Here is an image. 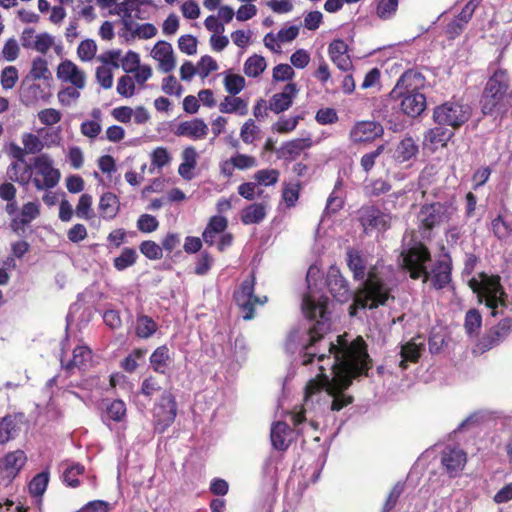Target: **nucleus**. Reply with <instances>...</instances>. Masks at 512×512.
<instances>
[{"label":"nucleus","mask_w":512,"mask_h":512,"mask_svg":"<svg viewBox=\"0 0 512 512\" xmlns=\"http://www.w3.org/2000/svg\"><path fill=\"white\" fill-rule=\"evenodd\" d=\"M359 220L366 233L385 231L390 227L391 215L374 206H366L360 209Z\"/></svg>","instance_id":"12"},{"label":"nucleus","mask_w":512,"mask_h":512,"mask_svg":"<svg viewBox=\"0 0 512 512\" xmlns=\"http://www.w3.org/2000/svg\"><path fill=\"white\" fill-rule=\"evenodd\" d=\"M49 482V473L41 472L35 475L30 481L28 488L32 496L41 497L47 489Z\"/></svg>","instance_id":"43"},{"label":"nucleus","mask_w":512,"mask_h":512,"mask_svg":"<svg viewBox=\"0 0 512 512\" xmlns=\"http://www.w3.org/2000/svg\"><path fill=\"white\" fill-rule=\"evenodd\" d=\"M347 263L350 270L353 272L354 278L357 280H364L366 276V267L364 260L356 250H349L347 252Z\"/></svg>","instance_id":"39"},{"label":"nucleus","mask_w":512,"mask_h":512,"mask_svg":"<svg viewBox=\"0 0 512 512\" xmlns=\"http://www.w3.org/2000/svg\"><path fill=\"white\" fill-rule=\"evenodd\" d=\"M511 331L512 318H504L480 340L478 343L479 349L486 351L499 345L508 337Z\"/></svg>","instance_id":"16"},{"label":"nucleus","mask_w":512,"mask_h":512,"mask_svg":"<svg viewBox=\"0 0 512 512\" xmlns=\"http://www.w3.org/2000/svg\"><path fill=\"white\" fill-rule=\"evenodd\" d=\"M47 61L42 57H36L32 62L30 76L37 79H47L50 76Z\"/></svg>","instance_id":"55"},{"label":"nucleus","mask_w":512,"mask_h":512,"mask_svg":"<svg viewBox=\"0 0 512 512\" xmlns=\"http://www.w3.org/2000/svg\"><path fill=\"white\" fill-rule=\"evenodd\" d=\"M21 142L23 147L19 146L16 142H9L4 146V152L10 158H17L23 160L27 155L39 154L45 147L44 142L40 137L31 132H24L21 135Z\"/></svg>","instance_id":"10"},{"label":"nucleus","mask_w":512,"mask_h":512,"mask_svg":"<svg viewBox=\"0 0 512 512\" xmlns=\"http://www.w3.org/2000/svg\"><path fill=\"white\" fill-rule=\"evenodd\" d=\"M266 60L264 57L254 54L244 63V73L248 77H258L266 69Z\"/></svg>","instance_id":"40"},{"label":"nucleus","mask_w":512,"mask_h":512,"mask_svg":"<svg viewBox=\"0 0 512 512\" xmlns=\"http://www.w3.org/2000/svg\"><path fill=\"white\" fill-rule=\"evenodd\" d=\"M16 434L15 420L11 416L0 419V445L14 438Z\"/></svg>","instance_id":"49"},{"label":"nucleus","mask_w":512,"mask_h":512,"mask_svg":"<svg viewBox=\"0 0 512 512\" xmlns=\"http://www.w3.org/2000/svg\"><path fill=\"white\" fill-rule=\"evenodd\" d=\"M140 252L150 260H159L163 257L162 247L151 240L143 241L139 246Z\"/></svg>","instance_id":"54"},{"label":"nucleus","mask_w":512,"mask_h":512,"mask_svg":"<svg viewBox=\"0 0 512 512\" xmlns=\"http://www.w3.org/2000/svg\"><path fill=\"white\" fill-rule=\"evenodd\" d=\"M254 285L255 278L251 274L243 280L239 288L234 292L235 302L239 306L244 320H251L254 317L255 305L263 304L267 300L264 297V301H261L259 297L254 295Z\"/></svg>","instance_id":"9"},{"label":"nucleus","mask_w":512,"mask_h":512,"mask_svg":"<svg viewBox=\"0 0 512 512\" xmlns=\"http://www.w3.org/2000/svg\"><path fill=\"white\" fill-rule=\"evenodd\" d=\"M158 329L157 323L149 316L139 314L135 324V334L142 339L150 338Z\"/></svg>","instance_id":"37"},{"label":"nucleus","mask_w":512,"mask_h":512,"mask_svg":"<svg viewBox=\"0 0 512 512\" xmlns=\"http://www.w3.org/2000/svg\"><path fill=\"white\" fill-rule=\"evenodd\" d=\"M228 226V220L224 216L215 215L209 219L203 233V241L212 246L215 244L217 237L225 232Z\"/></svg>","instance_id":"28"},{"label":"nucleus","mask_w":512,"mask_h":512,"mask_svg":"<svg viewBox=\"0 0 512 512\" xmlns=\"http://www.w3.org/2000/svg\"><path fill=\"white\" fill-rule=\"evenodd\" d=\"M300 119H302L301 116L281 117L273 124L272 128L280 134L290 133L296 129Z\"/></svg>","instance_id":"53"},{"label":"nucleus","mask_w":512,"mask_h":512,"mask_svg":"<svg viewBox=\"0 0 512 512\" xmlns=\"http://www.w3.org/2000/svg\"><path fill=\"white\" fill-rule=\"evenodd\" d=\"M456 213L457 207L453 199L421 206L417 221L422 236L429 237L434 228L450 222Z\"/></svg>","instance_id":"5"},{"label":"nucleus","mask_w":512,"mask_h":512,"mask_svg":"<svg viewBox=\"0 0 512 512\" xmlns=\"http://www.w3.org/2000/svg\"><path fill=\"white\" fill-rule=\"evenodd\" d=\"M466 453L458 448L447 446L441 455V463L450 477L457 476L465 467Z\"/></svg>","instance_id":"17"},{"label":"nucleus","mask_w":512,"mask_h":512,"mask_svg":"<svg viewBox=\"0 0 512 512\" xmlns=\"http://www.w3.org/2000/svg\"><path fill=\"white\" fill-rule=\"evenodd\" d=\"M106 418L115 422H122L126 418V405L122 400L112 401L106 408Z\"/></svg>","instance_id":"48"},{"label":"nucleus","mask_w":512,"mask_h":512,"mask_svg":"<svg viewBox=\"0 0 512 512\" xmlns=\"http://www.w3.org/2000/svg\"><path fill=\"white\" fill-rule=\"evenodd\" d=\"M96 52L97 44L93 39L83 40L77 48V55L84 62L91 61L95 57Z\"/></svg>","instance_id":"52"},{"label":"nucleus","mask_w":512,"mask_h":512,"mask_svg":"<svg viewBox=\"0 0 512 512\" xmlns=\"http://www.w3.org/2000/svg\"><path fill=\"white\" fill-rule=\"evenodd\" d=\"M84 472V467L80 464H72L68 466L63 472V481L70 487H77L79 485L78 475Z\"/></svg>","instance_id":"60"},{"label":"nucleus","mask_w":512,"mask_h":512,"mask_svg":"<svg viewBox=\"0 0 512 512\" xmlns=\"http://www.w3.org/2000/svg\"><path fill=\"white\" fill-rule=\"evenodd\" d=\"M424 347V342H416V339H413L402 345L400 351L401 360L399 362V366L402 369H406L407 362H417L422 351H424Z\"/></svg>","instance_id":"32"},{"label":"nucleus","mask_w":512,"mask_h":512,"mask_svg":"<svg viewBox=\"0 0 512 512\" xmlns=\"http://www.w3.org/2000/svg\"><path fill=\"white\" fill-rule=\"evenodd\" d=\"M472 109L461 101L450 100L433 109V120L441 126L459 128L471 117Z\"/></svg>","instance_id":"7"},{"label":"nucleus","mask_w":512,"mask_h":512,"mask_svg":"<svg viewBox=\"0 0 512 512\" xmlns=\"http://www.w3.org/2000/svg\"><path fill=\"white\" fill-rule=\"evenodd\" d=\"M326 283L330 293L338 302H347L352 297L348 283L337 267L329 268Z\"/></svg>","instance_id":"18"},{"label":"nucleus","mask_w":512,"mask_h":512,"mask_svg":"<svg viewBox=\"0 0 512 512\" xmlns=\"http://www.w3.org/2000/svg\"><path fill=\"white\" fill-rule=\"evenodd\" d=\"M279 176L280 172L277 169L271 168L258 170L253 178L257 186H272L278 182Z\"/></svg>","instance_id":"45"},{"label":"nucleus","mask_w":512,"mask_h":512,"mask_svg":"<svg viewBox=\"0 0 512 512\" xmlns=\"http://www.w3.org/2000/svg\"><path fill=\"white\" fill-rule=\"evenodd\" d=\"M398 8V0H379L376 14L382 20L391 19Z\"/></svg>","instance_id":"50"},{"label":"nucleus","mask_w":512,"mask_h":512,"mask_svg":"<svg viewBox=\"0 0 512 512\" xmlns=\"http://www.w3.org/2000/svg\"><path fill=\"white\" fill-rule=\"evenodd\" d=\"M245 79L239 74L227 73L224 77L225 90L230 95L239 94L245 87Z\"/></svg>","instance_id":"46"},{"label":"nucleus","mask_w":512,"mask_h":512,"mask_svg":"<svg viewBox=\"0 0 512 512\" xmlns=\"http://www.w3.org/2000/svg\"><path fill=\"white\" fill-rule=\"evenodd\" d=\"M176 418V402L173 395L165 392L160 402L154 408V426L155 430L163 433Z\"/></svg>","instance_id":"11"},{"label":"nucleus","mask_w":512,"mask_h":512,"mask_svg":"<svg viewBox=\"0 0 512 512\" xmlns=\"http://www.w3.org/2000/svg\"><path fill=\"white\" fill-rule=\"evenodd\" d=\"M209 132L208 125L201 118L182 121L177 125L175 134L177 136L187 137L192 140L204 139Z\"/></svg>","instance_id":"20"},{"label":"nucleus","mask_w":512,"mask_h":512,"mask_svg":"<svg viewBox=\"0 0 512 512\" xmlns=\"http://www.w3.org/2000/svg\"><path fill=\"white\" fill-rule=\"evenodd\" d=\"M40 215V203L38 201H30L22 205L18 214L11 219V229L17 235H22L26 227Z\"/></svg>","instance_id":"14"},{"label":"nucleus","mask_w":512,"mask_h":512,"mask_svg":"<svg viewBox=\"0 0 512 512\" xmlns=\"http://www.w3.org/2000/svg\"><path fill=\"white\" fill-rule=\"evenodd\" d=\"M311 145L312 140L310 137L292 139L281 145L277 150V156L280 159L293 161L299 157L304 150L310 148Z\"/></svg>","instance_id":"22"},{"label":"nucleus","mask_w":512,"mask_h":512,"mask_svg":"<svg viewBox=\"0 0 512 512\" xmlns=\"http://www.w3.org/2000/svg\"><path fill=\"white\" fill-rule=\"evenodd\" d=\"M138 258L137 252L133 248H124L121 254L113 261L114 267L118 271H123L128 267L133 266Z\"/></svg>","instance_id":"42"},{"label":"nucleus","mask_w":512,"mask_h":512,"mask_svg":"<svg viewBox=\"0 0 512 512\" xmlns=\"http://www.w3.org/2000/svg\"><path fill=\"white\" fill-rule=\"evenodd\" d=\"M83 88H76L75 86H68L60 90L57 94L58 101L63 106H70L80 97V90Z\"/></svg>","instance_id":"58"},{"label":"nucleus","mask_w":512,"mask_h":512,"mask_svg":"<svg viewBox=\"0 0 512 512\" xmlns=\"http://www.w3.org/2000/svg\"><path fill=\"white\" fill-rule=\"evenodd\" d=\"M424 86V76L418 71L408 70L398 79L390 95L392 98L398 99L399 95L422 93L421 90Z\"/></svg>","instance_id":"13"},{"label":"nucleus","mask_w":512,"mask_h":512,"mask_svg":"<svg viewBox=\"0 0 512 512\" xmlns=\"http://www.w3.org/2000/svg\"><path fill=\"white\" fill-rule=\"evenodd\" d=\"M152 56L159 62V69L162 72L168 73L175 68L176 61L170 43L158 41L152 50Z\"/></svg>","instance_id":"23"},{"label":"nucleus","mask_w":512,"mask_h":512,"mask_svg":"<svg viewBox=\"0 0 512 512\" xmlns=\"http://www.w3.org/2000/svg\"><path fill=\"white\" fill-rule=\"evenodd\" d=\"M171 161L168 150L164 147H157L151 153V165L154 168L161 169Z\"/></svg>","instance_id":"62"},{"label":"nucleus","mask_w":512,"mask_h":512,"mask_svg":"<svg viewBox=\"0 0 512 512\" xmlns=\"http://www.w3.org/2000/svg\"><path fill=\"white\" fill-rule=\"evenodd\" d=\"M26 462L23 451L10 452L0 461L1 472L9 479H13Z\"/></svg>","instance_id":"26"},{"label":"nucleus","mask_w":512,"mask_h":512,"mask_svg":"<svg viewBox=\"0 0 512 512\" xmlns=\"http://www.w3.org/2000/svg\"><path fill=\"white\" fill-rule=\"evenodd\" d=\"M92 359V351L85 345H78L73 349L72 359L65 361L64 355H61L62 367L69 373H73L74 369L84 370Z\"/></svg>","instance_id":"24"},{"label":"nucleus","mask_w":512,"mask_h":512,"mask_svg":"<svg viewBox=\"0 0 512 512\" xmlns=\"http://www.w3.org/2000/svg\"><path fill=\"white\" fill-rule=\"evenodd\" d=\"M92 196L89 194H82L76 206V215L82 219H91L94 216L92 210Z\"/></svg>","instance_id":"51"},{"label":"nucleus","mask_w":512,"mask_h":512,"mask_svg":"<svg viewBox=\"0 0 512 512\" xmlns=\"http://www.w3.org/2000/svg\"><path fill=\"white\" fill-rule=\"evenodd\" d=\"M30 175V180L39 191L56 187L61 178L59 169L54 167L48 154H40L33 159Z\"/></svg>","instance_id":"6"},{"label":"nucleus","mask_w":512,"mask_h":512,"mask_svg":"<svg viewBox=\"0 0 512 512\" xmlns=\"http://www.w3.org/2000/svg\"><path fill=\"white\" fill-rule=\"evenodd\" d=\"M402 112L409 117H417L426 108V96L423 93L399 95Z\"/></svg>","instance_id":"25"},{"label":"nucleus","mask_w":512,"mask_h":512,"mask_svg":"<svg viewBox=\"0 0 512 512\" xmlns=\"http://www.w3.org/2000/svg\"><path fill=\"white\" fill-rule=\"evenodd\" d=\"M234 96L235 95L224 97L219 104V111L221 113L245 116L248 113V101Z\"/></svg>","instance_id":"34"},{"label":"nucleus","mask_w":512,"mask_h":512,"mask_svg":"<svg viewBox=\"0 0 512 512\" xmlns=\"http://www.w3.org/2000/svg\"><path fill=\"white\" fill-rule=\"evenodd\" d=\"M471 289L477 293L480 302L491 310L492 316L503 315L506 307V297L499 276L481 275V280L472 279L469 282Z\"/></svg>","instance_id":"4"},{"label":"nucleus","mask_w":512,"mask_h":512,"mask_svg":"<svg viewBox=\"0 0 512 512\" xmlns=\"http://www.w3.org/2000/svg\"><path fill=\"white\" fill-rule=\"evenodd\" d=\"M120 209L118 197L111 193H104L99 200V210L105 219L112 220L116 217Z\"/></svg>","instance_id":"35"},{"label":"nucleus","mask_w":512,"mask_h":512,"mask_svg":"<svg viewBox=\"0 0 512 512\" xmlns=\"http://www.w3.org/2000/svg\"><path fill=\"white\" fill-rule=\"evenodd\" d=\"M508 87L507 72L503 69H497L488 79L483 92L481 103L484 114H493L502 101Z\"/></svg>","instance_id":"8"},{"label":"nucleus","mask_w":512,"mask_h":512,"mask_svg":"<svg viewBox=\"0 0 512 512\" xmlns=\"http://www.w3.org/2000/svg\"><path fill=\"white\" fill-rule=\"evenodd\" d=\"M159 222L155 216L142 214L137 220V228L143 233H151L157 230Z\"/></svg>","instance_id":"63"},{"label":"nucleus","mask_w":512,"mask_h":512,"mask_svg":"<svg viewBox=\"0 0 512 512\" xmlns=\"http://www.w3.org/2000/svg\"><path fill=\"white\" fill-rule=\"evenodd\" d=\"M91 116L93 117V120H86L82 122L80 126V131L84 136L90 139H95L102 130V112L99 108H94L91 111Z\"/></svg>","instance_id":"36"},{"label":"nucleus","mask_w":512,"mask_h":512,"mask_svg":"<svg viewBox=\"0 0 512 512\" xmlns=\"http://www.w3.org/2000/svg\"><path fill=\"white\" fill-rule=\"evenodd\" d=\"M135 16H126L121 18L122 29L119 32V36L122 37L126 42L134 40L136 38L135 30L138 23L134 22Z\"/></svg>","instance_id":"57"},{"label":"nucleus","mask_w":512,"mask_h":512,"mask_svg":"<svg viewBox=\"0 0 512 512\" xmlns=\"http://www.w3.org/2000/svg\"><path fill=\"white\" fill-rule=\"evenodd\" d=\"M57 78L65 83H70L76 88H84L86 75L74 62L65 59L57 67Z\"/></svg>","instance_id":"19"},{"label":"nucleus","mask_w":512,"mask_h":512,"mask_svg":"<svg viewBox=\"0 0 512 512\" xmlns=\"http://www.w3.org/2000/svg\"><path fill=\"white\" fill-rule=\"evenodd\" d=\"M298 89L295 83H288L282 92L274 94L269 100V109L276 114L288 110L297 96Z\"/></svg>","instance_id":"21"},{"label":"nucleus","mask_w":512,"mask_h":512,"mask_svg":"<svg viewBox=\"0 0 512 512\" xmlns=\"http://www.w3.org/2000/svg\"><path fill=\"white\" fill-rule=\"evenodd\" d=\"M39 121L46 126H52L59 123L62 119V113L54 108L40 110L37 114Z\"/></svg>","instance_id":"59"},{"label":"nucleus","mask_w":512,"mask_h":512,"mask_svg":"<svg viewBox=\"0 0 512 512\" xmlns=\"http://www.w3.org/2000/svg\"><path fill=\"white\" fill-rule=\"evenodd\" d=\"M384 133L383 126L375 121L357 122L350 131V139L354 143L372 142Z\"/></svg>","instance_id":"15"},{"label":"nucleus","mask_w":512,"mask_h":512,"mask_svg":"<svg viewBox=\"0 0 512 512\" xmlns=\"http://www.w3.org/2000/svg\"><path fill=\"white\" fill-rule=\"evenodd\" d=\"M271 443L272 446L284 451L289 447L291 442V430L285 422H276L271 428Z\"/></svg>","instance_id":"30"},{"label":"nucleus","mask_w":512,"mask_h":512,"mask_svg":"<svg viewBox=\"0 0 512 512\" xmlns=\"http://www.w3.org/2000/svg\"><path fill=\"white\" fill-rule=\"evenodd\" d=\"M482 325V317L478 310L471 309L465 315L464 328L468 336L478 335Z\"/></svg>","instance_id":"41"},{"label":"nucleus","mask_w":512,"mask_h":512,"mask_svg":"<svg viewBox=\"0 0 512 512\" xmlns=\"http://www.w3.org/2000/svg\"><path fill=\"white\" fill-rule=\"evenodd\" d=\"M347 44L343 40H334L329 45V55L332 62L342 71L352 67V61L347 53Z\"/></svg>","instance_id":"27"},{"label":"nucleus","mask_w":512,"mask_h":512,"mask_svg":"<svg viewBox=\"0 0 512 512\" xmlns=\"http://www.w3.org/2000/svg\"><path fill=\"white\" fill-rule=\"evenodd\" d=\"M218 69L217 62L209 55L202 56L197 63L198 75L202 78L208 77V75Z\"/></svg>","instance_id":"64"},{"label":"nucleus","mask_w":512,"mask_h":512,"mask_svg":"<svg viewBox=\"0 0 512 512\" xmlns=\"http://www.w3.org/2000/svg\"><path fill=\"white\" fill-rule=\"evenodd\" d=\"M267 204L253 203L245 207L241 212V221L245 225L259 224L267 215Z\"/></svg>","instance_id":"33"},{"label":"nucleus","mask_w":512,"mask_h":512,"mask_svg":"<svg viewBox=\"0 0 512 512\" xmlns=\"http://www.w3.org/2000/svg\"><path fill=\"white\" fill-rule=\"evenodd\" d=\"M139 6L140 4H134L129 0H122L120 2L116 1L113 13L119 15L121 18L126 16H135L136 19H141V16L139 15Z\"/></svg>","instance_id":"47"},{"label":"nucleus","mask_w":512,"mask_h":512,"mask_svg":"<svg viewBox=\"0 0 512 512\" xmlns=\"http://www.w3.org/2000/svg\"><path fill=\"white\" fill-rule=\"evenodd\" d=\"M12 159L13 161L9 164L6 171L8 178L21 185L28 184L31 178V164L26 162V158H23V160L17 158Z\"/></svg>","instance_id":"29"},{"label":"nucleus","mask_w":512,"mask_h":512,"mask_svg":"<svg viewBox=\"0 0 512 512\" xmlns=\"http://www.w3.org/2000/svg\"><path fill=\"white\" fill-rule=\"evenodd\" d=\"M418 152V146L411 137L404 138L397 145L394 157L399 162L409 161Z\"/></svg>","instance_id":"38"},{"label":"nucleus","mask_w":512,"mask_h":512,"mask_svg":"<svg viewBox=\"0 0 512 512\" xmlns=\"http://www.w3.org/2000/svg\"><path fill=\"white\" fill-rule=\"evenodd\" d=\"M452 135L453 134L451 132L446 131L442 127H435L426 132L425 140L432 144L445 145Z\"/></svg>","instance_id":"56"},{"label":"nucleus","mask_w":512,"mask_h":512,"mask_svg":"<svg viewBox=\"0 0 512 512\" xmlns=\"http://www.w3.org/2000/svg\"><path fill=\"white\" fill-rule=\"evenodd\" d=\"M491 229L495 237L505 240L512 235V224L506 221L501 215L491 222Z\"/></svg>","instance_id":"44"},{"label":"nucleus","mask_w":512,"mask_h":512,"mask_svg":"<svg viewBox=\"0 0 512 512\" xmlns=\"http://www.w3.org/2000/svg\"><path fill=\"white\" fill-rule=\"evenodd\" d=\"M171 363L170 350L165 345L157 347L150 356V365L157 373L166 374L170 369Z\"/></svg>","instance_id":"31"},{"label":"nucleus","mask_w":512,"mask_h":512,"mask_svg":"<svg viewBox=\"0 0 512 512\" xmlns=\"http://www.w3.org/2000/svg\"><path fill=\"white\" fill-rule=\"evenodd\" d=\"M320 275L316 265L309 267L306 281L309 292L304 296L302 311L308 324L291 330L285 348L288 352L299 353L301 364L306 366L317 360L318 373L310 379L305 388L303 410L294 415L295 425L307 421L309 410L317 412L340 411L353 398L345 393L352 379L369 369V355L362 338L350 344L337 337L338 344L326 342L325 334L330 330L328 298L316 295L313 286Z\"/></svg>","instance_id":"1"},{"label":"nucleus","mask_w":512,"mask_h":512,"mask_svg":"<svg viewBox=\"0 0 512 512\" xmlns=\"http://www.w3.org/2000/svg\"><path fill=\"white\" fill-rule=\"evenodd\" d=\"M431 261L430 252L421 242L410 240L402 244L400 253L401 266L413 279L423 278L426 282L430 279L436 289H442L451 280V267L446 259L435 262L431 271L427 270V263Z\"/></svg>","instance_id":"2"},{"label":"nucleus","mask_w":512,"mask_h":512,"mask_svg":"<svg viewBox=\"0 0 512 512\" xmlns=\"http://www.w3.org/2000/svg\"><path fill=\"white\" fill-rule=\"evenodd\" d=\"M117 92L125 98L132 97L135 92V81L132 77L124 75L118 79Z\"/></svg>","instance_id":"61"},{"label":"nucleus","mask_w":512,"mask_h":512,"mask_svg":"<svg viewBox=\"0 0 512 512\" xmlns=\"http://www.w3.org/2000/svg\"><path fill=\"white\" fill-rule=\"evenodd\" d=\"M392 285V270L389 267L377 264L370 268L362 287L354 295L350 314L355 315L356 308L374 309L385 305L389 299H393Z\"/></svg>","instance_id":"3"}]
</instances>
